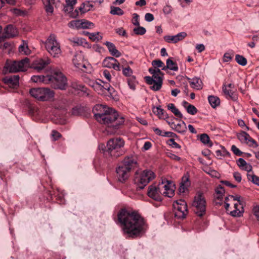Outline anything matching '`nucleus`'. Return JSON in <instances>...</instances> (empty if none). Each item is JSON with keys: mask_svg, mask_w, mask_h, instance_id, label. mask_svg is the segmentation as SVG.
I'll use <instances>...</instances> for the list:
<instances>
[{"mask_svg": "<svg viewBox=\"0 0 259 259\" xmlns=\"http://www.w3.org/2000/svg\"><path fill=\"white\" fill-rule=\"evenodd\" d=\"M117 216L123 233L129 237L135 238L145 232L147 229L146 223L137 212L122 209Z\"/></svg>", "mask_w": 259, "mask_h": 259, "instance_id": "obj_1", "label": "nucleus"}, {"mask_svg": "<svg viewBox=\"0 0 259 259\" xmlns=\"http://www.w3.org/2000/svg\"><path fill=\"white\" fill-rule=\"evenodd\" d=\"M93 112L98 122L114 130L119 128L124 122L123 116L119 115L114 109L106 105H96L93 109Z\"/></svg>", "mask_w": 259, "mask_h": 259, "instance_id": "obj_2", "label": "nucleus"}, {"mask_svg": "<svg viewBox=\"0 0 259 259\" xmlns=\"http://www.w3.org/2000/svg\"><path fill=\"white\" fill-rule=\"evenodd\" d=\"M138 165L137 158L135 156H126L122 163L116 168L118 181L124 182L129 177V172Z\"/></svg>", "mask_w": 259, "mask_h": 259, "instance_id": "obj_3", "label": "nucleus"}, {"mask_svg": "<svg viewBox=\"0 0 259 259\" xmlns=\"http://www.w3.org/2000/svg\"><path fill=\"white\" fill-rule=\"evenodd\" d=\"M124 146V141L121 138H115L110 139L107 144L106 152L111 157L116 158L124 153L122 148Z\"/></svg>", "mask_w": 259, "mask_h": 259, "instance_id": "obj_4", "label": "nucleus"}, {"mask_svg": "<svg viewBox=\"0 0 259 259\" xmlns=\"http://www.w3.org/2000/svg\"><path fill=\"white\" fill-rule=\"evenodd\" d=\"M48 84L55 89L65 90L67 86V78L61 72L56 71L47 75Z\"/></svg>", "mask_w": 259, "mask_h": 259, "instance_id": "obj_5", "label": "nucleus"}, {"mask_svg": "<svg viewBox=\"0 0 259 259\" xmlns=\"http://www.w3.org/2000/svg\"><path fill=\"white\" fill-rule=\"evenodd\" d=\"M31 96L40 101H48L54 97V92L49 88H32L29 91Z\"/></svg>", "mask_w": 259, "mask_h": 259, "instance_id": "obj_6", "label": "nucleus"}, {"mask_svg": "<svg viewBox=\"0 0 259 259\" xmlns=\"http://www.w3.org/2000/svg\"><path fill=\"white\" fill-rule=\"evenodd\" d=\"M154 172L151 170L146 169L140 174L136 173L134 179L135 183L140 189H143L150 181L154 178Z\"/></svg>", "mask_w": 259, "mask_h": 259, "instance_id": "obj_7", "label": "nucleus"}, {"mask_svg": "<svg viewBox=\"0 0 259 259\" xmlns=\"http://www.w3.org/2000/svg\"><path fill=\"white\" fill-rule=\"evenodd\" d=\"M30 60L27 57L20 60L7 62L5 66L10 72L24 71L30 65Z\"/></svg>", "mask_w": 259, "mask_h": 259, "instance_id": "obj_8", "label": "nucleus"}, {"mask_svg": "<svg viewBox=\"0 0 259 259\" xmlns=\"http://www.w3.org/2000/svg\"><path fill=\"white\" fill-rule=\"evenodd\" d=\"M206 200L201 193H198L195 196L192 206L195 213L199 217H202L206 212Z\"/></svg>", "mask_w": 259, "mask_h": 259, "instance_id": "obj_9", "label": "nucleus"}, {"mask_svg": "<svg viewBox=\"0 0 259 259\" xmlns=\"http://www.w3.org/2000/svg\"><path fill=\"white\" fill-rule=\"evenodd\" d=\"M175 209V217L178 219H184L188 214L187 204L183 199L176 200L173 204Z\"/></svg>", "mask_w": 259, "mask_h": 259, "instance_id": "obj_10", "label": "nucleus"}, {"mask_svg": "<svg viewBox=\"0 0 259 259\" xmlns=\"http://www.w3.org/2000/svg\"><path fill=\"white\" fill-rule=\"evenodd\" d=\"M152 76H145L144 79L145 82L149 85H151L150 89L154 91H159L162 84L163 79L161 76L157 74H152Z\"/></svg>", "mask_w": 259, "mask_h": 259, "instance_id": "obj_11", "label": "nucleus"}, {"mask_svg": "<svg viewBox=\"0 0 259 259\" xmlns=\"http://www.w3.org/2000/svg\"><path fill=\"white\" fill-rule=\"evenodd\" d=\"M162 186L161 183L159 184L158 187L153 185L149 186L147 192L148 196L156 201H160V194H161L162 191Z\"/></svg>", "mask_w": 259, "mask_h": 259, "instance_id": "obj_12", "label": "nucleus"}, {"mask_svg": "<svg viewBox=\"0 0 259 259\" xmlns=\"http://www.w3.org/2000/svg\"><path fill=\"white\" fill-rule=\"evenodd\" d=\"M229 197L233 198L234 200H237V203L234 204L235 209L233 211H230V214L233 217H239L243 212V206L244 202L243 201L240 199V197L234 196L233 195H230Z\"/></svg>", "mask_w": 259, "mask_h": 259, "instance_id": "obj_13", "label": "nucleus"}, {"mask_svg": "<svg viewBox=\"0 0 259 259\" xmlns=\"http://www.w3.org/2000/svg\"><path fill=\"white\" fill-rule=\"evenodd\" d=\"M18 34V31L15 26L9 24L4 29V33L0 35V42L4 40L6 38L14 37Z\"/></svg>", "mask_w": 259, "mask_h": 259, "instance_id": "obj_14", "label": "nucleus"}, {"mask_svg": "<svg viewBox=\"0 0 259 259\" xmlns=\"http://www.w3.org/2000/svg\"><path fill=\"white\" fill-rule=\"evenodd\" d=\"M237 138L241 143H245L250 147H257L258 146L256 141L245 132H242L238 134Z\"/></svg>", "mask_w": 259, "mask_h": 259, "instance_id": "obj_15", "label": "nucleus"}, {"mask_svg": "<svg viewBox=\"0 0 259 259\" xmlns=\"http://www.w3.org/2000/svg\"><path fill=\"white\" fill-rule=\"evenodd\" d=\"M161 185H162L161 194L168 197H172L174 194V190L172 188V183L169 181L163 180L161 182Z\"/></svg>", "mask_w": 259, "mask_h": 259, "instance_id": "obj_16", "label": "nucleus"}, {"mask_svg": "<svg viewBox=\"0 0 259 259\" xmlns=\"http://www.w3.org/2000/svg\"><path fill=\"white\" fill-rule=\"evenodd\" d=\"M103 66L109 68H113L117 71L120 70V65L118 61L112 57H106L103 62Z\"/></svg>", "mask_w": 259, "mask_h": 259, "instance_id": "obj_17", "label": "nucleus"}, {"mask_svg": "<svg viewBox=\"0 0 259 259\" xmlns=\"http://www.w3.org/2000/svg\"><path fill=\"white\" fill-rule=\"evenodd\" d=\"M19 78L18 75L7 76L3 79V81L10 87L15 89L19 86Z\"/></svg>", "mask_w": 259, "mask_h": 259, "instance_id": "obj_18", "label": "nucleus"}, {"mask_svg": "<svg viewBox=\"0 0 259 259\" xmlns=\"http://www.w3.org/2000/svg\"><path fill=\"white\" fill-rule=\"evenodd\" d=\"M187 36V33L185 32H182L179 33L177 35H167L164 36V40L168 42H172V43H177L179 41L182 40L184 39Z\"/></svg>", "mask_w": 259, "mask_h": 259, "instance_id": "obj_19", "label": "nucleus"}, {"mask_svg": "<svg viewBox=\"0 0 259 259\" xmlns=\"http://www.w3.org/2000/svg\"><path fill=\"white\" fill-rule=\"evenodd\" d=\"M50 60L48 58L39 59L35 61L33 68L38 71H40L43 69L47 65L50 64Z\"/></svg>", "mask_w": 259, "mask_h": 259, "instance_id": "obj_20", "label": "nucleus"}, {"mask_svg": "<svg viewBox=\"0 0 259 259\" xmlns=\"http://www.w3.org/2000/svg\"><path fill=\"white\" fill-rule=\"evenodd\" d=\"M95 2L96 1H85L81 5L79 8V10L81 14H84L87 12L90 11V10H92V9L94 8V5L91 3H93Z\"/></svg>", "mask_w": 259, "mask_h": 259, "instance_id": "obj_21", "label": "nucleus"}, {"mask_svg": "<svg viewBox=\"0 0 259 259\" xmlns=\"http://www.w3.org/2000/svg\"><path fill=\"white\" fill-rule=\"evenodd\" d=\"M104 44L107 47L109 52L112 56L115 57H119L121 56V53L116 49L114 44L109 41H106Z\"/></svg>", "mask_w": 259, "mask_h": 259, "instance_id": "obj_22", "label": "nucleus"}, {"mask_svg": "<svg viewBox=\"0 0 259 259\" xmlns=\"http://www.w3.org/2000/svg\"><path fill=\"white\" fill-rule=\"evenodd\" d=\"M60 47L59 43L57 41L56 37L54 34H51L45 43V47Z\"/></svg>", "mask_w": 259, "mask_h": 259, "instance_id": "obj_23", "label": "nucleus"}, {"mask_svg": "<svg viewBox=\"0 0 259 259\" xmlns=\"http://www.w3.org/2000/svg\"><path fill=\"white\" fill-rule=\"evenodd\" d=\"M189 83L193 88L200 90L202 88V82L199 78H188Z\"/></svg>", "mask_w": 259, "mask_h": 259, "instance_id": "obj_24", "label": "nucleus"}, {"mask_svg": "<svg viewBox=\"0 0 259 259\" xmlns=\"http://www.w3.org/2000/svg\"><path fill=\"white\" fill-rule=\"evenodd\" d=\"M189 178L184 176L182 178V181L179 187V191L180 193H183L187 190V188L189 186Z\"/></svg>", "mask_w": 259, "mask_h": 259, "instance_id": "obj_25", "label": "nucleus"}, {"mask_svg": "<svg viewBox=\"0 0 259 259\" xmlns=\"http://www.w3.org/2000/svg\"><path fill=\"white\" fill-rule=\"evenodd\" d=\"M46 48L48 52L54 57H58L61 53L60 47H50Z\"/></svg>", "mask_w": 259, "mask_h": 259, "instance_id": "obj_26", "label": "nucleus"}, {"mask_svg": "<svg viewBox=\"0 0 259 259\" xmlns=\"http://www.w3.org/2000/svg\"><path fill=\"white\" fill-rule=\"evenodd\" d=\"M152 110L153 113L158 115L159 118H165L167 117V115L165 111L161 109L160 106L153 107Z\"/></svg>", "mask_w": 259, "mask_h": 259, "instance_id": "obj_27", "label": "nucleus"}, {"mask_svg": "<svg viewBox=\"0 0 259 259\" xmlns=\"http://www.w3.org/2000/svg\"><path fill=\"white\" fill-rule=\"evenodd\" d=\"M209 104L213 108L219 106L220 104V100L219 97L214 96H209L208 97Z\"/></svg>", "mask_w": 259, "mask_h": 259, "instance_id": "obj_28", "label": "nucleus"}, {"mask_svg": "<svg viewBox=\"0 0 259 259\" xmlns=\"http://www.w3.org/2000/svg\"><path fill=\"white\" fill-rule=\"evenodd\" d=\"M72 61L74 66L77 68L83 62V55L80 53L76 54L74 55Z\"/></svg>", "mask_w": 259, "mask_h": 259, "instance_id": "obj_29", "label": "nucleus"}, {"mask_svg": "<svg viewBox=\"0 0 259 259\" xmlns=\"http://www.w3.org/2000/svg\"><path fill=\"white\" fill-rule=\"evenodd\" d=\"M167 106L168 109L170 110L176 116L179 117V118L183 117L182 114L180 112L179 109L175 107L174 104H168Z\"/></svg>", "mask_w": 259, "mask_h": 259, "instance_id": "obj_30", "label": "nucleus"}, {"mask_svg": "<svg viewBox=\"0 0 259 259\" xmlns=\"http://www.w3.org/2000/svg\"><path fill=\"white\" fill-rule=\"evenodd\" d=\"M19 51L22 54L26 55H29L30 53V50L28 48L27 44L24 41H23V44L19 46Z\"/></svg>", "mask_w": 259, "mask_h": 259, "instance_id": "obj_31", "label": "nucleus"}, {"mask_svg": "<svg viewBox=\"0 0 259 259\" xmlns=\"http://www.w3.org/2000/svg\"><path fill=\"white\" fill-rule=\"evenodd\" d=\"M47 76L44 75H33L31 77V80L34 82H43L48 84V80H47Z\"/></svg>", "mask_w": 259, "mask_h": 259, "instance_id": "obj_32", "label": "nucleus"}, {"mask_svg": "<svg viewBox=\"0 0 259 259\" xmlns=\"http://www.w3.org/2000/svg\"><path fill=\"white\" fill-rule=\"evenodd\" d=\"M175 130L179 133L185 134L187 130L186 124L184 121H182L181 123H178L175 125Z\"/></svg>", "mask_w": 259, "mask_h": 259, "instance_id": "obj_33", "label": "nucleus"}, {"mask_svg": "<svg viewBox=\"0 0 259 259\" xmlns=\"http://www.w3.org/2000/svg\"><path fill=\"white\" fill-rule=\"evenodd\" d=\"M166 67H168V69L173 71H177L178 70L177 64L173 61L171 58H168L166 60Z\"/></svg>", "mask_w": 259, "mask_h": 259, "instance_id": "obj_34", "label": "nucleus"}, {"mask_svg": "<svg viewBox=\"0 0 259 259\" xmlns=\"http://www.w3.org/2000/svg\"><path fill=\"white\" fill-rule=\"evenodd\" d=\"M200 140L204 144H207L209 147H211L212 146V143L210 141L209 137L206 134H201L200 136Z\"/></svg>", "mask_w": 259, "mask_h": 259, "instance_id": "obj_35", "label": "nucleus"}, {"mask_svg": "<svg viewBox=\"0 0 259 259\" xmlns=\"http://www.w3.org/2000/svg\"><path fill=\"white\" fill-rule=\"evenodd\" d=\"M68 40L73 46H79L83 45L84 40L78 37H72L69 38Z\"/></svg>", "mask_w": 259, "mask_h": 259, "instance_id": "obj_36", "label": "nucleus"}, {"mask_svg": "<svg viewBox=\"0 0 259 259\" xmlns=\"http://www.w3.org/2000/svg\"><path fill=\"white\" fill-rule=\"evenodd\" d=\"M110 13L114 15L121 16L124 14V12L119 7L111 6Z\"/></svg>", "mask_w": 259, "mask_h": 259, "instance_id": "obj_37", "label": "nucleus"}, {"mask_svg": "<svg viewBox=\"0 0 259 259\" xmlns=\"http://www.w3.org/2000/svg\"><path fill=\"white\" fill-rule=\"evenodd\" d=\"M235 61L241 66H245L247 64L246 59L242 55H236Z\"/></svg>", "mask_w": 259, "mask_h": 259, "instance_id": "obj_38", "label": "nucleus"}, {"mask_svg": "<svg viewBox=\"0 0 259 259\" xmlns=\"http://www.w3.org/2000/svg\"><path fill=\"white\" fill-rule=\"evenodd\" d=\"M215 193L217 195L215 197L218 199H221L223 198V194L225 193V190L223 187L219 186L215 189Z\"/></svg>", "mask_w": 259, "mask_h": 259, "instance_id": "obj_39", "label": "nucleus"}, {"mask_svg": "<svg viewBox=\"0 0 259 259\" xmlns=\"http://www.w3.org/2000/svg\"><path fill=\"white\" fill-rule=\"evenodd\" d=\"M88 36L91 40L98 41L102 38V36L99 34V33H90L88 32Z\"/></svg>", "mask_w": 259, "mask_h": 259, "instance_id": "obj_40", "label": "nucleus"}, {"mask_svg": "<svg viewBox=\"0 0 259 259\" xmlns=\"http://www.w3.org/2000/svg\"><path fill=\"white\" fill-rule=\"evenodd\" d=\"M215 155L218 158H221V156L230 155V153L224 147H223L222 150H218L215 151Z\"/></svg>", "mask_w": 259, "mask_h": 259, "instance_id": "obj_41", "label": "nucleus"}, {"mask_svg": "<svg viewBox=\"0 0 259 259\" xmlns=\"http://www.w3.org/2000/svg\"><path fill=\"white\" fill-rule=\"evenodd\" d=\"M68 26L72 28H81L82 21L80 20H74L68 23Z\"/></svg>", "mask_w": 259, "mask_h": 259, "instance_id": "obj_42", "label": "nucleus"}, {"mask_svg": "<svg viewBox=\"0 0 259 259\" xmlns=\"http://www.w3.org/2000/svg\"><path fill=\"white\" fill-rule=\"evenodd\" d=\"M137 26V27H135L133 29V31L136 34L143 35L146 33V30L144 27L140 26V25Z\"/></svg>", "mask_w": 259, "mask_h": 259, "instance_id": "obj_43", "label": "nucleus"}, {"mask_svg": "<svg viewBox=\"0 0 259 259\" xmlns=\"http://www.w3.org/2000/svg\"><path fill=\"white\" fill-rule=\"evenodd\" d=\"M127 82L130 88L132 90H135L136 79L135 76H132L127 78Z\"/></svg>", "mask_w": 259, "mask_h": 259, "instance_id": "obj_44", "label": "nucleus"}, {"mask_svg": "<svg viewBox=\"0 0 259 259\" xmlns=\"http://www.w3.org/2000/svg\"><path fill=\"white\" fill-rule=\"evenodd\" d=\"M248 179L251 181L254 184L259 186V177L253 175V174H247V175Z\"/></svg>", "mask_w": 259, "mask_h": 259, "instance_id": "obj_45", "label": "nucleus"}, {"mask_svg": "<svg viewBox=\"0 0 259 259\" xmlns=\"http://www.w3.org/2000/svg\"><path fill=\"white\" fill-rule=\"evenodd\" d=\"M103 83V81L99 79L98 80L97 83L94 86V90L99 94H103L102 91L101 84Z\"/></svg>", "mask_w": 259, "mask_h": 259, "instance_id": "obj_46", "label": "nucleus"}, {"mask_svg": "<svg viewBox=\"0 0 259 259\" xmlns=\"http://www.w3.org/2000/svg\"><path fill=\"white\" fill-rule=\"evenodd\" d=\"M187 112L191 115H195L198 112L197 108L193 105H190L187 107Z\"/></svg>", "mask_w": 259, "mask_h": 259, "instance_id": "obj_47", "label": "nucleus"}, {"mask_svg": "<svg viewBox=\"0 0 259 259\" xmlns=\"http://www.w3.org/2000/svg\"><path fill=\"white\" fill-rule=\"evenodd\" d=\"M122 73L125 76L130 77L132 76V74H133V70L129 66H127V67L122 68Z\"/></svg>", "mask_w": 259, "mask_h": 259, "instance_id": "obj_48", "label": "nucleus"}, {"mask_svg": "<svg viewBox=\"0 0 259 259\" xmlns=\"http://www.w3.org/2000/svg\"><path fill=\"white\" fill-rule=\"evenodd\" d=\"M173 10V8L169 4H166L163 8V12L165 15L169 14Z\"/></svg>", "mask_w": 259, "mask_h": 259, "instance_id": "obj_49", "label": "nucleus"}, {"mask_svg": "<svg viewBox=\"0 0 259 259\" xmlns=\"http://www.w3.org/2000/svg\"><path fill=\"white\" fill-rule=\"evenodd\" d=\"M148 71L151 74H157L158 76H161L162 77L163 75V73L158 68L153 69L152 68H150L148 69Z\"/></svg>", "mask_w": 259, "mask_h": 259, "instance_id": "obj_50", "label": "nucleus"}, {"mask_svg": "<svg viewBox=\"0 0 259 259\" xmlns=\"http://www.w3.org/2000/svg\"><path fill=\"white\" fill-rule=\"evenodd\" d=\"M52 5V4L47 3V5H45V10L48 15H51L53 13L54 9Z\"/></svg>", "mask_w": 259, "mask_h": 259, "instance_id": "obj_51", "label": "nucleus"}, {"mask_svg": "<svg viewBox=\"0 0 259 259\" xmlns=\"http://www.w3.org/2000/svg\"><path fill=\"white\" fill-rule=\"evenodd\" d=\"M231 150L237 156H241L242 152L234 145L231 146Z\"/></svg>", "mask_w": 259, "mask_h": 259, "instance_id": "obj_52", "label": "nucleus"}, {"mask_svg": "<svg viewBox=\"0 0 259 259\" xmlns=\"http://www.w3.org/2000/svg\"><path fill=\"white\" fill-rule=\"evenodd\" d=\"M152 65L155 68L156 67H162L164 64L160 60H154L152 62Z\"/></svg>", "mask_w": 259, "mask_h": 259, "instance_id": "obj_53", "label": "nucleus"}, {"mask_svg": "<svg viewBox=\"0 0 259 259\" xmlns=\"http://www.w3.org/2000/svg\"><path fill=\"white\" fill-rule=\"evenodd\" d=\"M76 3V0H66L67 8H69V10H73V6Z\"/></svg>", "mask_w": 259, "mask_h": 259, "instance_id": "obj_54", "label": "nucleus"}, {"mask_svg": "<svg viewBox=\"0 0 259 259\" xmlns=\"http://www.w3.org/2000/svg\"><path fill=\"white\" fill-rule=\"evenodd\" d=\"M94 26V24L89 21L84 20L82 21V27L81 28H89Z\"/></svg>", "mask_w": 259, "mask_h": 259, "instance_id": "obj_55", "label": "nucleus"}, {"mask_svg": "<svg viewBox=\"0 0 259 259\" xmlns=\"http://www.w3.org/2000/svg\"><path fill=\"white\" fill-rule=\"evenodd\" d=\"M139 15L137 13L133 14V18L132 20V23L135 26L140 25V23L139 21Z\"/></svg>", "mask_w": 259, "mask_h": 259, "instance_id": "obj_56", "label": "nucleus"}, {"mask_svg": "<svg viewBox=\"0 0 259 259\" xmlns=\"http://www.w3.org/2000/svg\"><path fill=\"white\" fill-rule=\"evenodd\" d=\"M51 135L54 141L57 140L61 137V135L56 130L52 131Z\"/></svg>", "mask_w": 259, "mask_h": 259, "instance_id": "obj_57", "label": "nucleus"}, {"mask_svg": "<svg viewBox=\"0 0 259 259\" xmlns=\"http://www.w3.org/2000/svg\"><path fill=\"white\" fill-rule=\"evenodd\" d=\"M115 31L119 35L126 36V37L127 36V34H126V31L122 27L116 29Z\"/></svg>", "mask_w": 259, "mask_h": 259, "instance_id": "obj_58", "label": "nucleus"}, {"mask_svg": "<svg viewBox=\"0 0 259 259\" xmlns=\"http://www.w3.org/2000/svg\"><path fill=\"white\" fill-rule=\"evenodd\" d=\"M252 211L256 220L259 222V205L254 206L252 209Z\"/></svg>", "mask_w": 259, "mask_h": 259, "instance_id": "obj_59", "label": "nucleus"}, {"mask_svg": "<svg viewBox=\"0 0 259 259\" xmlns=\"http://www.w3.org/2000/svg\"><path fill=\"white\" fill-rule=\"evenodd\" d=\"M168 144L171 146L173 148H180L181 146L179 144L176 143L174 139H170L168 140Z\"/></svg>", "mask_w": 259, "mask_h": 259, "instance_id": "obj_60", "label": "nucleus"}, {"mask_svg": "<svg viewBox=\"0 0 259 259\" xmlns=\"http://www.w3.org/2000/svg\"><path fill=\"white\" fill-rule=\"evenodd\" d=\"M247 162L242 158H239L237 161V164L240 167H244L246 165Z\"/></svg>", "mask_w": 259, "mask_h": 259, "instance_id": "obj_61", "label": "nucleus"}, {"mask_svg": "<svg viewBox=\"0 0 259 259\" xmlns=\"http://www.w3.org/2000/svg\"><path fill=\"white\" fill-rule=\"evenodd\" d=\"M110 84L108 82H105L103 81V83L101 84V87H102V91L103 92V94H107V93H106L107 89H109Z\"/></svg>", "mask_w": 259, "mask_h": 259, "instance_id": "obj_62", "label": "nucleus"}, {"mask_svg": "<svg viewBox=\"0 0 259 259\" xmlns=\"http://www.w3.org/2000/svg\"><path fill=\"white\" fill-rule=\"evenodd\" d=\"M232 57L229 53H226L223 56L224 62H227L232 60Z\"/></svg>", "mask_w": 259, "mask_h": 259, "instance_id": "obj_63", "label": "nucleus"}, {"mask_svg": "<svg viewBox=\"0 0 259 259\" xmlns=\"http://www.w3.org/2000/svg\"><path fill=\"white\" fill-rule=\"evenodd\" d=\"M103 75L107 79V80L110 82L111 80V75L109 72V71L107 70H105L103 71Z\"/></svg>", "mask_w": 259, "mask_h": 259, "instance_id": "obj_64", "label": "nucleus"}]
</instances>
